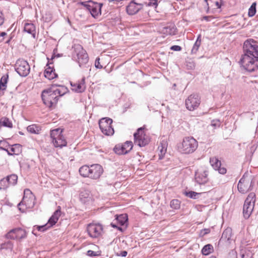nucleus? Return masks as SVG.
<instances>
[{
  "mask_svg": "<svg viewBox=\"0 0 258 258\" xmlns=\"http://www.w3.org/2000/svg\"><path fill=\"white\" fill-rule=\"evenodd\" d=\"M243 51L240 63L247 71L254 72L258 69V45L253 39H247L244 42Z\"/></svg>",
  "mask_w": 258,
  "mask_h": 258,
  "instance_id": "nucleus-1",
  "label": "nucleus"
},
{
  "mask_svg": "<svg viewBox=\"0 0 258 258\" xmlns=\"http://www.w3.org/2000/svg\"><path fill=\"white\" fill-rule=\"evenodd\" d=\"M73 56L79 63V67L83 69L89 68L91 70V65L89 63V57L86 51L79 44L74 45Z\"/></svg>",
  "mask_w": 258,
  "mask_h": 258,
  "instance_id": "nucleus-2",
  "label": "nucleus"
},
{
  "mask_svg": "<svg viewBox=\"0 0 258 258\" xmlns=\"http://www.w3.org/2000/svg\"><path fill=\"white\" fill-rule=\"evenodd\" d=\"M35 197L31 191L26 188L24 191L22 200L18 204L19 210L24 212L27 209H32L35 204Z\"/></svg>",
  "mask_w": 258,
  "mask_h": 258,
  "instance_id": "nucleus-3",
  "label": "nucleus"
},
{
  "mask_svg": "<svg viewBox=\"0 0 258 258\" xmlns=\"http://www.w3.org/2000/svg\"><path fill=\"white\" fill-rule=\"evenodd\" d=\"M52 88L44 90L41 93V98L43 103L49 108L54 107L58 100V96L56 95Z\"/></svg>",
  "mask_w": 258,
  "mask_h": 258,
  "instance_id": "nucleus-4",
  "label": "nucleus"
},
{
  "mask_svg": "<svg viewBox=\"0 0 258 258\" xmlns=\"http://www.w3.org/2000/svg\"><path fill=\"white\" fill-rule=\"evenodd\" d=\"M198 142L193 137H185L182 143L178 146V149L182 153L190 154L193 153L198 148Z\"/></svg>",
  "mask_w": 258,
  "mask_h": 258,
  "instance_id": "nucleus-5",
  "label": "nucleus"
},
{
  "mask_svg": "<svg viewBox=\"0 0 258 258\" xmlns=\"http://www.w3.org/2000/svg\"><path fill=\"white\" fill-rule=\"evenodd\" d=\"M254 184L253 177L249 176L247 173H245L238 183L237 188L240 193L245 194L252 189Z\"/></svg>",
  "mask_w": 258,
  "mask_h": 258,
  "instance_id": "nucleus-6",
  "label": "nucleus"
},
{
  "mask_svg": "<svg viewBox=\"0 0 258 258\" xmlns=\"http://www.w3.org/2000/svg\"><path fill=\"white\" fill-rule=\"evenodd\" d=\"M62 130L60 128H56L51 131L50 137L52 142L56 148H62L67 145V142L64 137L62 134Z\"/></svg>",
  "mask_w": 258,
  "mask_h": 258,
  "instance_id": "nucleus-7",
  "label": "nucleus"
},
{
  "mask_svg": "<svg viewBox=\"0 0 258 258\" xmlns=\"http://www.w3.org/2000/svg\"><path fill=\"white\" fill-rule=\"evenodd\" d=\"M255 195L254 192H250L245 200L243 208V214L246 219L250 217L253 211L255 201Z\"/></svg>",
  "mask_w": 258,
  "mask_h": 258,
  "instance_id": "nucleus-8",
  "label": "nucleus"
},
{
  "mask_svg": "<svg viewBox=\"0 0 258 258\" xmlns=\"http://www.w3.org/2000/svg\"><path fill=\"white\" fill-rule=\"evenodd\" d=\"M87 232L92 238H98L101 237L103 233V227L100 223H90L87 225Z\"/></svg>",
  "mask_w": 258,
  "mask_h": 258,
  "instance_id": "nucleus-9",
  "label": "nucleus"
},
{
  "mask_svg": "<svg viewBox=\"0 0 258 258\" xmlns=\"http://www.w3.org/2000/svg\"><path fill=\"white\" fill-rule=\"evenodd\" d=\"M112 122V119L109 117L102 118L99 120V127L105 135L111 136L114 134V129L111 125Z\"/></svg>",
  "mask_w": 258,
  "mask_h": 258,
  "instance_id": "nucleus-10",
  "label": "nucleus"
},
{
  "mask_svg": "<svg viewBox=\"0 0 258 258\" xmlns=\"http://www.w3.org/2000/svg\"><path fill=\"white\" fill-rule=\"evenodd\" d=\"M144 127H140L134 134V143L140 147H144L149 143V139L144 134Z\"/></svg>",
  "mask_w": 258,
  "mask_h": 258,
  "instance_id": "nucleus-11",
  "label": "nucleus"
},
{
  "mask_svg": "<svg viewBox=\"0 0 258 258\" xmlns=\"http://www.w3.org/2000/svg\"><path fill=\"white\" fill-rule=\"evenodd\" d=\"M15 69L20 76L26 77L30 73V67L26 60L19 59L15 64Z\"/></svg>",
  "mask_w": 258,
  "mask_h": 258,
  "instance_id": "nucleus-12",
  "label": "nucleus"
},
{
  "mask_svg": "<svg viewBox=\"0 0 258 258\" xmlns=\"http://www.w3.org/2000/svg\"><path fill=\"white\" fill-rule=\"evenodd\" d=\"M208 171H204L201 173L196 172L195 174L196 182L200 185L201 191H209L210 190V185H205L208 182Z\"/></svg>",
  "mask_w": 258,
  "mask_h": 258,
  "instance_id": "nucleus-13",
  "label": "nucleus"
},
{
  "mask_svg": "<svg viewBox=\"0 0 258 258\" xmlns=\"http://www.w3.org/2000/svg\"><path fill=\"white\" fill-rule=\"evenodd\" d=\"M5 236L7 239L20 240L26 237L27 233L21 228H16L11 230Z\"/></svg>",
  "mask_w": 258,
  "mask_h": 258,
  "instance_id": "nucleus-14",
  "label": "nucleus"
},
{
  "mask_svg": "<svg viewBox=\"0 0 258 258\" xmlns=\"http://www.w3.org/2000/svg\"><path fill=\"white\" fill-rule=\"evenodd\" d=\"M115 217V219L113 222L110 224V225L112 227L116 228L120 231H122L123 230L122 228L118 226V225L122 226H125V228L127 227L128 221V217L127 214H123L119 215H116Z\"/></svg>",
  "mask_w": 258,
  "mask_h": 258,
  "instance_id": "nucleus-15",
  "label": "nucleus"
},
{
  "mask_svg": "<svg viewBox=\"0 0 258 258\" xmlns=\"http://www.w3.org/2000/svg\"><path fill=\"white\" fill-rule=\"evenodd\" d=\"M200 103L201 98L198 94H191L185 100L186 107L190 111L197 109Z\"/></svg>",
  "mask_w": 258,
  "mask_h": 258,
  "instance_id": "nucleus-16",
  "label": "nucleus"
},
{
  "mask_svg": "<svg viewBox=\"0 0 258 258\" xmlns=\"http://www.w3.org/2000/svg\"><path fill=\"white\" fill-rule=\"evenodd\" d=\"M133 144L132 141H126L124 144L116 145L114 149V152L118 155L127 154L133 148Z\"/></svg>",
  "mask_w": 258,
  "mask_h": 258,
  "instance_id": "nucleus-17",
  "label": "nucleus"
},
{
  "mask_svg": "<svg viewBox=\"0 0 258 258\" xmlns=\"http://www.w3.org/2000/svg\"><path fill=\"white\" fill-rule=\"evenodd\" d=\"M143 6L144 4L140 0L132 1L126 8V12L130 15H135L143 8Z\"/></svg>",
  "mask_w": 258,
  "mask_h": 258,
  "instance_id": "nucleus-18",
  "label": "nucleus"
},
{
  "mask_svg": "<svg viewBox=\"0 0 258 258\" xmlns=\"http://www.w3.org/2000/svg\"><path fill=\"white\" fill-rule=\"evenodd\" d=\"M103 172L102 167L98 164H93L90 166L89 177L93 179H98Z\"/></svg>",
  "mask_w": 258,
  "mask_h": 258,
  "instance_id": "nucleus-19",
  "label": "nucleus"
},
{
  "mask_svg": "<svg viewBox=\"0 0 258 258\" xmlns=\"http://www.w3.org/2000/svg\"><path fill=\"white\" fill-rule=\"evenodd\" d=\"M91 5L89 7V11L91 16L94 18H98L101 14V8L103 6L102 3L92 1Z\"/></svg>",
  "mask_w": 258,
  "mask_h": 258,
  "instance_id": "nucleus-20",
  "label": "nucleus"
},
{
  "mask_svg": "<svg viewBox=\"0 0 258 258\" xmlns=\"http://www.w3.org/2000/svg\"><path fill=\"white\" fill-rule=\"evenodd\" d=\"M210 162L213 168L218 171L219 173L221 174H225L227 172L226 168L222 166L221 161L216 157L211 158Z\"/></svg>",
  "mask_w": 258,
  "mask_h": 258,
  "instance_id": "nucleus-21",
  "label": "nucleus"
},
{
  "mask_svg": "<svg viewBox=\"0 0 258 258\" xmlns=\"http://www.w3.org/2000/svg\"><path fill=\"white\" fill-rule=\"evenodd\" d=\"M72 91L77 93H82L86 89L85 78L83 77L81 80L76 82H71Z\"/></svg>",
  "mask_w": 258,
  "mask_h": 258,
  "instance_id": "nucleus-22",
  "label": "nucleus"
},
{
  "mask_svg": "<svg viewBox=\"0 0 258 258\" xmlns=\"http://www.w3.org/2000/svg\"><path fill=\"white\" fill-rule=\"evenodd\" d=\"M50 64H52V63L50 62V61L48 60L46 64V68L44 72V77L49 80L57 77V75L55 73V70L53 67L50 66Z\"/></svg>",
  "mask_w": 258,
  "mask_h": 258,
  "instance_id": "nucleus-23",
  "label": "nucleus"
},
{
  "mask_svg": "<svg viewBox=\"0 0 258 258\" xmlns=\"http://www.w3.org/2000/svg\"><path fill=\"white\" fill-rule=\"evenodd\" d=\"M9 79L8 74H6L2 77L0 80V96L4 94V91L7 88V84Z\"/></svg>",
  "mask_w": 258,
  "mask_h": 258,
  "instance_id": "nucleus-24",
  "label": "nucleus"
},
{
  "mask_svg": "<svg viewBox=\"0 0 258 258\" xmlns=\"http://www.w3.org/2000/svg\"><path fill=\"white\" fill-rule=\"evenodd\" d=\"M24 30L28 33L32 34L34 37H35V26L33 23H25L24 27Z\"/></svg>",
  "mask_w": 258,
  "mask_h": 258,
  "instance_id": "nucleus-25",
  "label": "nucleus"
},
{
  "mask_svg": "<svg viewBox=\"0 0 258 258\" xmlns=\"http://www.w3.org/2000/svg\"><path fill=\"white\" fill-rule=\"evenodd\" d=\"M9 148L13 155H19L22 152V147L19 144H15L12 146L10 145V147H9Z\"/></svg>",
  "mask_w": 258,
  "mask_h": 258,
  "instance_id": "nucleus-26",
  "label": "nucleus"
},
{
  "mask_svg": "<svg viewBox=\"0 0 258 258\" xmlns=\"http://www.w3.org/2000/svg\"><path fill=\"white\" fill-rule=\"evenodd\" d=\"M90 198V191L87 190H82L79 195L80 201L83 203H86Z\"/></svg>",
  "mask_w": 258,
  "mask_h": 258,
  "instance_id": "nucleus-27",
  "label": "nucleus"
},
{
  "mask_svg": "<svg viewBox=\"0 0 258 258\" xmlns=\"http://www.w3.org/2000/svg\"><path fill=\"white\" fill-rule=\"evenodd\" d=\"M206 191H201V192H197L194 191H185L184 192V194L187 197L193 199H197L199 198V196L205 192H206Z\"/></svg>",
  "mask_w": 258,
  "mask_h": 258,
  "instance_id": "nucleus-28",
  "label": "nucleus"
},
{
  "mask_svg": "<svg viewBox=\"0 0 258 258\" xmlns=\"http://www.w3.org/2000/svg\"><path fill=\"white\" fill-rule=\"evenodd\" d=\"M231 236L232 229L230 228H227L223 231L221 239L225 241H229L231 239Z\"/></svg>",
  "mask_w": 258,
  "mask_h": 258,
  "instance_id": "nucleus-29",
  "label": "nucleus"
},
{
  "mask_svg": "<svg viewBox=\"0 0 258 258\" xmlns=\"http://www.w3.org/2000/svg\"><path fill=\"white\" fill-rule=\"evenodd\" d=\"M79 173L81 176L84 177H89L90 173V166L84 165L79 169Z\"/></svg>",
  "mask_w": 258,
  "mask_h": 258,
  "instance_id": "nucleus-30",
  "label": "nucleus"
},
{
  "mask_svg": "<svg viewBox=\"0 0 258 258\" xmlns=\"http://www.w3.org/2000/svg\"><path fill=\"white\" fill-rule=\"evenodd\" d=\"M201 44V35H199L195 42L194 46L191 49V54H196L199 50V48Z\"/></svg>",
  "mask_w": 258,
  "mask_h": 258,
  "instance_id": "nucleus-31",
  "label": "nucleus"
},
{
  "mask_svg": "<svg viewBox=\"0 0 258 258\" xmlns=\"http://www.w3.org/2000/svg\"><path fill=\"white\" fill-rule=\"evenodd\" d=\"M176 28L173 25H171L169 26L165 27L164 28V33L170 35H173L176 34Z\"/></svg>",
  "mask_w": 258,
  "mask_h": 258,
  "instance_id": "nucleus-32",
  "label": "nucleus"
},
{
  "mask_svg": "<svg viewBox=\"0 0 258 258\" xmlns=\"http://www.w3.org/2000/svg\"><path fill=\"white\" fill-rule=\"evenodd\" d=\"M8 183L10 185H15L17 183L18 180V176L16 174H13L10 175H8L6 177Z\"/></svg>",
  "mask_w": 258,
  "mask_h": 258,
  "instance_id": "nucleus-33",
  "label": "nucleus"
},
{
  "mask_svg": "<svg viewBox=\"0 0 258 258\" xmlns=\"http://www.w3.org/2000/svg\"><path fill=\"white\" fill-rule=\"evenodd\" d=\"M0 126L12 128L13 123L8 118L2 117L0 119Z\"/></svg>",
  "mask_w": 258,
  "mask_h": 258,
  "instance_id": "nucleus-34",
  "label": "nucleus"
},
{
  "mask_svg": "<svg viewBox=\"0 0 258 258\" xmlns=\"http://www.w3.org/2000/svg\"><path fill=\"white\" fill-rule=\"evenodd\" d=\"M59 86L60 87V89H56L55 90L53 89V91L55 92V94L58 96V97L64 95L68 91V89L66 87L64 86Z\"/></svg>",
  "mask_w": 258,
  "mask_h": 258,
  "instance_id": "nucleus-35",
  "label": "nucleus"
},
{
  "mask_svg": "<svg viewBox=\"0 0 258 258\" xmlns=\"http://www.w3.org/2000/svg\"><path fill=\"white\" fill-rule=\"evenodd\" d=\"M213 250V246L210 244H208L206 245H205L203 248L202 249V252L203 254L207 255L211 253L212 251Z\"/></svg>",
  "mask_w": 258,
  "mask_h": 258,
  "instance_id": "nucleus-36",
  "label": "nucleus"
},
{
  "mask_svg": "<svg viewBox=\"0 0 258 258\" xmlns=\"http://www.w3.org/2000/svg\"><path fill=\"white\" fill-rule=\"evenodd\" d=\"M185 66L188 70H194L196 67L195 62L192 59L187 58L185 61Z\"/></svg>",
  "mask_w": 258,
  "mask_h": 258,
  "instance_id": "nucleus-37",
  "label": "nucleus"
},
{
  "mask_svg": "<svg viewBox=\"0 0 258 258\" xmlns=\"http://www.w3.org/2000/svg\"><path fill=\"white\" fill-rule=\"evenodd\" d=\"M158 150L160 152L159 154V159H162L166 152V143H161V145L158 147Z\"/></svg>",
  "mask_w": 258,
  "mask_h": 258,
  "instance_id": "nucleus-38",
  "label": "nucleus"
},
{
  "mask_svg": "<svg viewBox=\"0 0 258 258\" xmlns=\"http://www.w3.org/2000/svg\"><path fill=\"white\" fill-rule=\"evenodd\" d=\"M13 248V243L10 241L4 242L1 244V249H7L12 250Z\"/></svg>",
  "mask_w": 258,
  "mask_h": 258,
  "instance_id": "nucleus-39",
  "label": "nucleus"
},
{
  "mask_svg": "<svg viewBox=\"0 0 258 258\" xmlns=\"http://www.w3.org/2000/svg\"><path fill=\"white\" fill-rule=\"evenodd\" d=\"M170 205L172 209H178L180 207V202L177 199H174L170 202Z\"/></svg>",
  "mask_w": 258,
  "mask_h": 258,
  "instance_id": "nucleus-40",
  "label": "nucleus"
},
{
  "mask_svg": "<svg viewBox=\"0 0 258 258\" xmlns=\"http://www.w3.org/2000/svg\"><path fill=\"white\" fill-rule=\"evenodd\" d=\"M256 3H253L252 4L248 10V15L249 17H253L256 13Z\"/></svg>",
  "mask_w": 258,
  "mask_h": 258,
  "instance_id": "nucleus-41",
  "label": "nucleus"
},
{
  "mask_svg": "<svg viewBox=\"0 0 258 258\" xmlns=\"http://www.w3.org/2000/svg\"><path fill=\"white\" fill-rule=\"evenodd\" d=\"M10 186L6 177L0 180V189H5Z\"/></svg>",
  "mask_w": 258,
  "mask_h": 258,
  "instance_id": "nucleus-42",
  "label": "nucleus"
},
{
  "mask_svg": "<svg viewBox=\"0 0 258 258\" xmlns=\"http://www.w3.org/2000/svg\"><path fill=\"white\" fill-rule=\"evenodd\" d=\"M144 5L148 6L153 7L156 8L158 6L157 0H146L145 2L143 3Z\"/></svg>",
  "mask_w": 258,
  "mask_h": 258,
  "instance_id": "nucleus-43",
  "label": "nucleus"
},
{
  "mask_svg": "<svg viewBox=\"0 0 258 258\" xmlns=\"http://www.w3.org/2000/svg\"><path fill=\"white\" fill-rule=\"evenodd\" d=\"M10 147L9 143L6 140H0V150H5L6 148Z\"/></svg>",
  "mask_w": 258,
  "mask_h": 258,
  "instance_id": "nucleus-44",
  "label": "nucleus"
},
{
  "mask_svg": "<svg viewBox=\"0 0 258 258\" xmlns=\"http://www.w3.org/2000/svg\"><path fill=\"white\" fill-rule=\"evenodd\" d=\"M58 219L54 217V215H52L48 221V224L50 226H52L55 225L58 221Z\"/></svg>",
  "mask_w": 258,
  "mask_h": 258,
  "instance_id": "nucleus-45",
  "label": "nucleus"
},
{
  "mask_svg": "<svg viewBox=\"0 0 258 258\" xmlns=\"http://www.w3.org/2000/svg\"><path fill=\"white\" fill-rule=\"evenodd\" d=\"M37 128L35 124L30 125L27 127V131L31 133L36 134L37 130Z\"/></svg>",
  "mask_w": 258,
  "mask_h": 258,
  "instance_id": "nucleus-46",
  "label": "nucleus"
},
{
  "mask_svg": "<svg viewBox=\"0 0 258 258\" xmlns=\"http://www.w3.org/2000/svg\"><path fill=\"white\" fill-rule=\"evenodd\" d=\"M92 1H88L86 2H79L78 3V5H80L85 7L87 10H89V7L90 6Z\"/></svg>",
  "mask_w": 258,
  "mask_h": 258,
  "instance_id": "nucleus-47",
  "label": "nucleus"
},
{
  "mask_svg": "<svg viewBox=\"0 0 258 258\" xmlns=\"http://www.w3.org/2000/svg\"><path fill=\"white\" fill-rule=\"evenodd\" d=\"M92 1H88L86 2H79L78 3V5H80L85 7L87 10H89V7L90 6Z\"/></svg>",
  "mask_w": 258,
  "mask_h": 258,
  "instance_id": "nucleus-48",
  "label": "nucleus"
},
{
  "mask_svg": "<svg viewBox=\"0 0 258 258\" xmlns=\"http://www.w3.org/2000/svg\"><path fill=\"white\" fill-rule=\"evenodd\" d=\"M48 224H46L42 226H37V229L38 231L44 232L50 226H48L47 225Z\"/></svg>",
  "mask_w": 258,
  "mask_h": 258,
  "instance_id": "nucleus-49",
  "label": "nucleus"
},
{
  "mask_svg": "<svg viewBox=\"0 0 258 258\" xmlns=\"http://www.w3.org/2000/svg\"><path fill=\"white\" fill-rule=\"evenodd\" d=\"M220 121L219 119H214L211 121V125L214 127H219L220 126Z\"/></svg>",
  "mask_w": 258,
  "mask_h": 258,
  "instance_id": "nucleus-50",
  "label": "nucleus"
},
{
  "mask_svg": "<svg viewBox=\"0 0 258 258\" xmlns=\"http://www.w3.org/2000/svg\"><path fill=\"white\" fill-rule=\"evenodd\" d=\"M61 208L60 206H58L57 207V209L53 213V215H54V217L57 218L58 219L59 217L61 215V211H60Z\"/></svg>",
  "mask_w": 258,
  "mask_h": 258,
  "instance_id": "nucleus-51",
  "label": "nucleus"
},
{
  "mask_svg": "<svg viewBox=\"0 0 258 258\" xmlns=\"http://www.w3.org/2000/svg\"><path fill=\"white\" fill-rule=\"evenodd\" d=\"M97 252H96L92 250H89L87 251V254L90 256H95L100 255V254H98Z\"/></svg>",
  "mask_w": 258,
  "mask_h": 258,
  "instance_id": "nucleus-52",
  "label": "nucleus"
},
{
  "mask_svg": "<svg viewBox=\"0 0 258 258\" xmlns=\"http://www.w3.org/2000/svg\"><path fill=\"white\" fill-rule=\"evenodd\" d=\"M211 230L209 228H205V229H202L201 231V232H200V235L202 236H205V235L209 233L210 232Z\"/></svg>",
  "mask_w": 258,
  "mask_h": 258,
  "instance_id": "nucleus-53",
  "label": "nucleus"
},
{
  "mask_svg": "<svg viewBox=\"0 0 258 258\" xmlns=\"http://www.w3.org/2000/svg\"><path fill=\"white\" fill-rule=\"evenodd\" d=\"M95 67L97 69H102V68L103 67L100 64L99 58L98 57L95 60Z\"/></svg>",
  "mask_w": 258,
  "mask_h": 258,
  "instance_id": "nucleus-54",
  "label": "nucleus"
},
{
  "mask_svg": "<svg viewBox=\"0 0 258 258\" xmlns=\"http://www.w3.org/2000/svg\"><path fill=\"white\" fill-rule=\"evenodd\" d=\"M170 49L173 51H180L181 47L179 45H173L170 47Z\"/></svg>",
  "mask_w": 258,
  "mask_h": 258,
  "instance_id": "nucleus-55",
  "label": "nucleus"
},
{
  "mask_svg": "<svg viewBox=\"0 0 258 258\" xmlns=\"http://www.w3.org/2000/svg\"><path fill=\"white\" fill-rule=\"evenodd\" d=\"M214 17L212 16H204L202 18V20H205L206 21H210L211 20V19H214Z\"/></svg>",
  "mask_w": 258,
  "mask_h": 258,
  "instance_id": "nucleus-56",
  "label": "nucleus"
},
{
  "mask_svg": "<svg viewBox=\"0 0 258 258\" xmlns=\"http://www.w3.org/2000/svg\"><path fill=\"white\" fill-rule=\"evenodd\" d=\"M5 20V18L3 13L0 10V26H2Z\"/></svg>",
  "mask_w": 258,
  "mask_h": 258,
  "instance_id": "nucleus-57",
  "label": "nucleus"
},
{
  "mask_svg": "<svg viewBox=\"0 0 258 258\" xmlns=\"http://www.w3.org/2000/svg\"><path fill=\"white\" fill-rule=\"evenodd\" d=\"M127 254V252L125 250H124V251H121L120 252V253H117V255L118 256H122V257H125L126 256Z\"/></svg>",
  "mask_w": 258,
  "mask_h": 258,
  "instance_id": "nucleus-58",
  "label": "nucleus"
},
{
  "mask_svg": "<svg viewBox=\"0 0 258 258\" xmlns=\"http://www.w3.org/2000/svg\"><path fill=\"white\" fill-rule=\"evenodd\" d=\"M7 35V33L5 32L0 33V42H2L4 40V37Z\"/></svg>",
  "mask_w": 258,
  "mask_h": 258,
  "instance_id": "nucleus-59",
  "label": "nucleus"
},
{
  "mask_svg": "<svg viewBox=\"0 0 258 258\" xmlns=\"http://www.w3.org/2000/svg\"><path fill=\"white\" fill-rule=\"evenodd\" d=\"M251 256H250V254L247 253H243L241 254V258H251Z\"/></svg>",
  "mask_w": 258,
  "mask_h": 258,
  "instance_id": "nucleus-60",
  "label": "nucleus"
},
{
  "mask_svg": "<svg viewBox=\"0 0 258 258\" xmlns=\"http://www.w3.org/2000/svg\"><path fill=\"white\" fill-rule=\"evenodd\" d=\"M3 150L6 151L9 155H10V156L13 155L12 152H11L10 150H9L8 148H6L5 149V150Z\"/></svg>",
  "mask_w": 258,
  "mask_h": 258,
  "instance_id": "nucleus-61",
  "label": "nucleus"
},
{
  "mask_svg": "<svg viewBox=\"0 0 258 258\" xmlns=\"http://www.w3.org/2000/svg\"><path fill=\"white\" fill-rule=\"evenodd\" d=\"M11 38H12L11 37L9 40H8L6 42V43H9L10 42V41H11Z\"/></svg>",
  "mask_w": 258,
  "mask_h": 258,
  "instance_id": "nucleus-62",
  "label": "nucleus"
},
{
  "mask_svg": "<svg viewBox=\"0 0 258 258\" xmlns=\"http://www.w3.org/2000/svg\"><path fill=\"white\" fill-rule=\"evenodd\" d=\"M108 1L109 2H114V1H116V0H108Z\"/></svg>",
  "mask_w": 258,
  "mask_h": 258,
  "instance_id": "nucleus-63",
  "label": "nucleus"
},
{
  "mask_svg": "<svg viewBox=\"0 0 258 258\" xmlns=\"http://www.w3.org/2000/svg\"><path fill=\"white\" fill-rule=\"evenodd\" d=\"M55 56H52V57H51V59H53Z\"/></svg>",
  "mask_w": 258,
  "mask_h": 258,
  "instance_id": "nucleus-64",
  "label": "nucleus"
}]
</instances>
